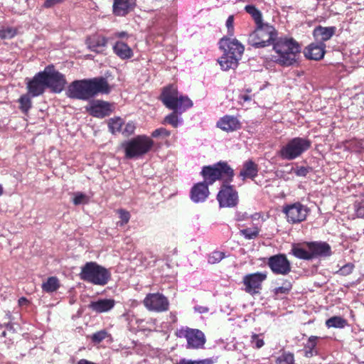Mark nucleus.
Wrapping results in <instances>:
<instances>
[{"instance_id":"0e129e2a","label":"nucleus","mask_w":364,"mask_h":364,"mask_svg":"<svg viewBox=\"0 0 364 364\" xmlns=\"http://www.w3.org/2000/svg\"><path fill=\"white\" fill-rule=\"evenodd\" d=\"M4 189L2 186L0 184V196L3 194Z\"/></svg>"},{"instance_id":"052dcab7","label":"nucleus","mask_w":364,"mask_h":364,"mask_svg":"<svg viewBox=\"0 0 364 364\" xmlns=\"http://www.w3.org/2000/svg\"><path fill=\"white\" fill-rule=\"evenodd\" d=\"M77 364H96L93 362L89 361L86 359H80Z\"/></svg>"},{"instance_id":"f03ea898","label":"nucleus","mask_w":364,"mask_h":364,"mask_svg":"<svg viewBox=\"0 0 364 364\" xmlns=\"http://www.w3.org/2000/svg\"><path fill=\"white\" fill-rule=\"evenodd\" d=\"M273 48L277 54L275 61L282 66H290L296 63L301 52L300 46L292 38H280L274 43Z\"/></svg>"},{"instance_id":"f8f14e48","label":"nucleus","mask_w":364,"mask_h":364,"mask_svg":"<svg viewBox=\"0 0 364 364\" xmlns=\"http://www.w3.org/2000/svg\"><path fill=\"white\" fill-rule=\"evenodd\" d=\"M267 277L266 272H255L245 275L242 280L245 291L251 295L259 294L262 284Z\"/></svg>"},{"instance_id":"dca6fc26","label":"nucleus","mask_w":364,"mask_h":364,"mask_svg":"<svg viewBox=\"0 0 364 364\" xmlns=\"http://www.w3.org/2000/svg\"><path fill=\"white\" fill-rule=\"evenodd\" d=\"M220 48L224 52L231 55L242 58L245 48L236 38L230 37H224L220 41Z\"/></svg>"},{"instance_id":"4468645a","label":"nucleus","mask_w":364,"mask_h":364,"mask_svg":"<svg viewBox=\"0 0 364 364\" xmlns=\"http://www.w3.org/2000/svg\"><path fill=\"white\" fill-rule=\"evenodd\" d=\"M267 265L276 274L287 275L291 272V264L287 256L278 254L268 259Z\"/></svg>"},{"instance_id":"3c124183","label":"nucleus","mask_w":364,"mask_h":364,"mask_svg":"<svg viewBox=\"0 0 364 364\" xmlns=\"http://www.w3.org/2000/svg\"><path fill=\"white\" fill-rule=\"evenodd\" d=\"M318 339V337L311 336L309 338L306 343L304 346L305 348L316 350V346L317 344V340Z\"/></svg>"},{"instance_id":"603ef678","label":"nucleus","mask_w":364,"mask_h":364,"mask_svg":"<svg viewBox=\"0 0 364 364\" xmlns=\"http://www.w3.org/2000/svg\"><path fill=\"white\" fill-rule=\"evenodd\" d=\"M355 210L358 218H364V200L355 204Z\"/></svg>"},{"instance_id":"7c9ffc66","label":"nucleus","mask_w":364,"mask_h":364,"mask_svg":"<svg viewBox=\"0 0 364 364\" xmlns=\"http://www.w3.org/2000/svg\"><path fill=\"white\" fill-rule=\"evenodd\" d=\"M291 252L296 258L305 260L311 259V252L308 249H305L301 244H293Z\"/></svg>"},{"instance_id":"2eb2a0df","label":"nucleus","mask_w":364,"mask_h":364,"mask_svg":"<svg viewBox=\"0 0 364 364\" xmlns=\"http://www.w3.org/2000/svg\"><path fill=\"white\" fill-rule=\"evenodd\" d=\"M284 213L286 214L289 222L297 223L306 220L309 213V208L300 203H295L287 205L284 208Z\"/></svg>"},{"instance_id":"c9c22d12","label":"nucleus","mask_w":364,"mask_h":364,"mask_svg":"<svg viewBox=\"0 0 364 364\" xmlns=\"http://www.w3.org/2000/svg\"><path fill=\"white\" fill-rule=\"evenodd\" d=\"M240 233L247 240H253L259 235V229L257 227L248 228L240 230Z\"/></svg>"},{"instance_id":"423d86ee","label":"nucleus","mask_w":364,"mask_h":364,"mask_svg":"<svg viewBox=\"0 0 364 364\" xmlns=\"http://www.w3.org/2000/svg\"><path fill=\"white\" fill-rule=\"evenodd\" d=\"M276 36L274 28L262 23L257 25L255 30L249 36L248 43L256 48H264L273 43Z\"/></svg>"},{"instance_id":"13d9d810","label":"nucleus","mask_w":364,"mask_h":364,"mask_svg":"<svg viewBox=\"0 0 364 364\" xmlns=\"http://www.w3.org/2000/svg\"><path fill=\"white\" fill-rule=\"evenodd\" d=\"M195 310L200 314H204L208 311V309L205 306H197L195 307Z\"/></svg>"},{"instance_id":"e433bc0d","label":"nucleus","mask_w":364,"mask_h":364,"mask_svg":"<svg viewBox=\"0 0 364 364\" xmlns=\"http://www.w3.org/2000/svg\"><path fill=\"white\" fill-rule=\"evenodd\" d=\"M20 109L23 113H27L32 106V102L29 94L23 95L18 100Z\"/></svg>"},{"instance_id":"4c0bfd02","label":"nucleus","mask_w":364,"mask_h":364,"mask_svg":"<svg viewBox=\"0 0 364 364\" xmlns=\"http://www.w3.org/2000/svg\"><path fill=\"white\" fill-rule=\"evenodd\" d=\"M277 364H294V354L289 352H284L277 358Z\"/></svg>"},{"instance_id":"79ce46f5","label":"nucleus","mask_w":364,"mask_h":364,"mask_svg":"<svg viewBox=\"0 0 364 364\" xmlns=\"http://www.w3.org/2000/svg\"><path fill=\"white\" fill-rule=\"evenodd\" d=\"M109 336L106 330H101L91 336V340L95 343H100Z\"/></svg>"},{"instance_id":"de8ad7c7","label":"nucleus","mask_w":364,"mask_h":364,"mask_svg":"<svg viewBox=\"0 0 364 364\" xmlns=\"http://www.w3.org/2000/svg\"><path fill=\"white\" fill-rule=\"evenodd\" d=\"M250 341L252 345L257 348H262L264 344V340L260 338V336L255 333L252 335Z\"/></svg>"},{"instance_id":"c85d7f7f","label":"nucleus","mask_w":364,"mask_h":364,"mask_svg":"<svg viewBox=\"0 0 364 364\" xmlns=\"http://www.w3.org/2000/svg\"><path fill=\"white\" fill-rule=\"evenodd\" d=\"M240 59L238 57L224 52L223 55L218 59V63L223 70H228L230 69H235Z\"/></svg>"},{"instance_id":"f257e3e1","label":"nucleus","mask_w":364,"mask_h":364,"mask_svg":"<svg viewBox=\"0 0 364 364\" xmlns=\"http://www.w3.org/2000/svg\"><path fill=\"white\" fill-rule=\"evenodd\" d=\"M160 100L167 108L173 110L164 118L163 123L169 124L173 127H177L182 122V119L178 117V114H181L193 106L192 101L186 96L180 95L177 88L173 85L164 88Z\"/></svg>"},{"instance_id":"a18cd8bd","label":"nucleus","mask_w":364,"mask_h":364,"mask_svg":"<svg viewBox=\"0 0 364 364\" xmlns=\"http://www.w3.org/2000/svg\"><path fill=\"white\" fill-rule=\"evenodd\" d=\"M355 266L353 263H347L343 265L340 269L337 272V273L342 276H347L352 273Z\"/></svg>"},{"instance_id":"6e6d98bb","label":"nucleus","mask_w":364,"mask_h":364,"mask_svg":"<svg viewBox=\"0 0 364 364\" xmlns=\"http://www.w3.org/2000/svg\"><path fill=\"white\" fill-rule=\"evenodd\" d=\"M63 1V0H45L43 6L46 8H50L55 4L61 3Z\"/></svg>"},{"instance_id":"c756f323","label":"nucleus","mask_w":364,"mask_h":364,"mask_svg":"<svg viewBox=\"0 0 364 364\" xmlns=\"http://www.w3.org/2000/svg\"><path fill=\"white\" fill-rule=\"evenodd\" d=\"M114 53L121 59H129L133 55L132 50L122 41H117L113 46Z\"/></svg>"},{"instance_id":"5fc2aeb1","label":"nucleus","mask_w":364,"mask_h":364,"mask_svg":"<svg viewBox=\"0 0 364 364\" xmlns=\"http://www.w3.org/2000/svg\"><path fill=\"white\" fill-rule=\"evenodd\" d=\"M135 129V126L133 122H128L124 129L122 131L123 134L126 135H130L134 133Z\"/></svg>"},{"instance_id":"c03bdc74","label":"nucleus","mask_w":364,"mask_h":364,"mask_svg":"<svg viewBox=\"0 0 364 364\" xmlns=\"http://www.w3.org/2000/svg\"><path fill=\"white\" fill-rule=\"evenodd\" d=\"M213 360L211 358H206L199 360H191L185 358L181 359L176 364H213Z\"/></svg>"},{"instance_id":"338daca9","label":"nucleus","mask_w":364,"mask_h":364,"mask_svg":"<svg viewBox=\"0 0 364 364\" xmlns=\"http://www.w3.org/2000/svg\"><path fill=\"white\" fill-rule=\"evenodd\" d=\"M7 328H11V326L10 325H7Z\"/></svg>"},{"instance_id":"ea45409f","label":"nucleus","mask_w":364,"mask_h":364,"mask_svg":"<svg viewBox=\"0 0 364 364\" xmlns=\"http://www.w3.org/2000/svg\"><path fill=\"white\" fill-rule=\"evenodd\" d=\"M224 257V252L220 251H214L208 256V262L210 264H214L220 262Z\"/></svg>"},{"instance_id":"b1692460","label":"nucleus","mask_w":364,"mask_h":364,"mask_svg":"<svg viewBox=\"0 0 364 364\" xmlns=\"http://www.w3.org/2000/svg\"><path fill=\"white\" fill-rule=\"evenodd\" d=\"M217 126L226 132H233L240 128V122L237 117L225 115L218 122Z\"/></svg>"},{"instance_id":"f3484780","label":"nucleus","mask_w":364,"mask_h":364,"mask_svg":"<svg viewBox=\"0 0 364 364\" xmlns=\"http://www.w3.org/2000/svg\"><path fill=\"white\" fill-rule=\"evenodd\" d=\"M46 88V85L42 71L36 74L34 77L27 82L28 92L33 97L42 95Z\"/></svg>"},{"instance_id":"2f4dec72","label":"nucleus","mask_w":364,"mask_h":364,"mask_svg":"<svg viewBox=\"0 0 364 364\" xmlns=\"http://www.w3.org/2000/svg\"><path fill=\"white\" fill-rule=\"evenodd\" d=\"M59 287V280L55 277L48 278L47 281L42 284V289L46 292L55 291Z\"/></svg>"},{"instance_id":"cd10ccee","label":"nucleus","mask_w":364,"mask_h":364,"mask_svg":"<svg viewBox=\"0 0 364 364\" xmlns=\"http://www.w3.org/2000/svg\"><path fill=\"white\" fill-rule=\"evenodd\" d=\"M86 43L90 50L99 53L104 50L107 44V40L105 37L95 36L89 37L86 41Z\"/></svg>"},{"instance_id":"a211bd4d","label":"nucleus","mask_w":364,"mask_h":364,"mask_svg":"<svg viewBox=\"0 0 364 364\" xmlns=\"http://www.w3.org/2000/svg\"><path fill=\"white\" fill-rule=\"evenodd\" d=\"M88 82L90 87V98L99 93L109 94L111 92V87L107 79L103 77L88 79Z\"/></svg>"},{"instance_id":"ddd939ff","label":"nucleus","mask_w":364,"mask_h":364,"mask_svg":"<svg viewBox=\"0 0 364 364\" xmlns=\"http://www.w3.org/2000/svg\"><path fill=\"white\" fill-rule=\"evenodd\" d=\"M217 200L221 208L235 207L238 203V194L232 186L223 185L218 193Z\"/></svg>"},{"instance_id":"bb28decb","label":"nucleus","mask_w":364,"mask_h":364,"mask_svg":"<svg viewBox=\"0 0 364 364\" xmlns=\"http://www.w3.org/2000/svg\"><path fill=\"white\" fill-rule=\"evenodd\" d=\"M336 28L331 27H323L318 26L314 30L313 34L316 40L318 43H323L329 40L335 33Z\"/></svg>"},{"instance_id":"69168bd1","label":"nucleus","mask_w":364,"mask_h":364,"mask_svg":"<svg viewBox=\"0 0 364 364\" xmlns=\"http://www.w3.org/2000/svg\"><path fill=\"white\" fill-rule=\"evenodd\" d=\"M6 331H4L1 333V336L5 337V336H6Z\"/></svg>"},{"instance_id":"a878e982","label":"nucleus","mask_w":364,"mask_h":364,"mask_svg":"<svg viewBox=\"0 0 364 364\" xmlns=\"http://www.w3.org/2000/svg\"><path fill=\"white\" fill-rule=\"evenodd\" d=\"M258 171L257 164L252 160H248L244 162L239 176L242 178V181L246 178L254 179L257 176Z\"/></svg>"},{"instance_id":"5701e85b","label":"nucleus","mask_w":364,"mask_h":364,"mask_svg":"<svg viewBox=\"0 0 364 364\" xmlns=\"http://www.w3.org/2000/svg\"><path fill=\"white\" fill-rule=\"evenodd\" d=\"M325 44L323 43H311L304 51L305 56L311 60H318L323 58L325 54Z\"/></svg>"},{"instance_id":"09e8293b","label":"nucleus","mask_w":364,"mask_h":364,"mask_svg":"<svg viewBox=\"0 0 364 364\" xmlns=\"http://www.w3.org/2000/svg\"><path fill=\"white\" fill-rule=\"evenodd\" d=\"M311 168L309 166H299L296 168H293V172L297 176H306L311 171Z\"/></svg>"},{"instance_id":"37998d69","label":"nucleus","mask_w":364,"mask_h":364,"mask_svg":"<svg viewBox=\"0 0 364 364\" xmlns=\"http://www.w3.org/2000/svg\"><path fill=\"white\" fill-rule=\"evenodd\" d=\"M117 213L119 214L120 221L117 223V225L119 226H123L124 225L127 224L130 219V213L129 212L124 210V209H119L117 210Z\"/></svg>"},{"instance_id":"6e6552de","label":"nucleus","mask_w":364,"mask_h":364,"mask_svg":"<svg viewBox=\"0 0 364 364\" xmlns=\"http://www.w3.org/2000/svg\"><path fill=\"white\" fill-rule=\"evenodd\" d=\"M176 335L178 338L186 339V348L188 349L203 348L206 342L203 332L196 328L183 327L176 331Z\"/></svg>"},{"instance_id":"4be33fe9","label":"nucleus","mask_w":364,"mask_h":364,"mask_svg":"<svg viewBox=\"0 0 364 364\" xmlns=\"http://www.w3.org/2000/svg\"><path fill=\"white\" fill-rule=\"evenodd\" d=\"M208 186L203 182L195 184L191 190V199L194 203H201L209 196Z\"/></svg>"},{"instance_id":"412c9836","label":"nucleus","mask_w":364,"mask_h":364,"mask_svg":"<svg viewBox=\"0 0 364 364\" xmlns=\"http://www.w3.org/2000/svg\"><path fill=\"white\" fill-rule=\"evenodd\" d=\"M136 6V0H114L112 11L115 16H124Z\"/></svg>"},{"instance_id":"4d7b16f0","label":"nucleus","mask_w":364,"mask_h":364,"mask_svg":"<svg viewBox=\"0 0 364 364\" xmlns=\"http://www.w3.org/2000/svg\"><path fill=\"white\" fill-rule=\"evenodd\" d=\"M317 354V351L316 350H312V349H309V348H305V353H304V355L306 357V358H311L313 357L314 355H316Z\"/></svg>"},{"instance_id":"39448f33","label":"nucleus","mask_w":364,"mask_h":364,"mask_svg":"<svg viewBox=\"0 0 364 364\" xmlns=\"http://www.w3.org/2000/svg\"><path fill=\"white\" fill-rule=\"evenodd\" d=\"M154 145L153 140L146 135L137 136L122 144L127 159H137L147 154Z\"/></svg>"},{"instance_id":"9d476101","label":"nucleus","mask_w":364,"mask_h":364,"mask_svg":"<svg viewBox=\"0 0 364 364\" xmlns=\"http://www.w3.org/2000/svg\"><path fill=\"white\" fill-rule=\"evenodd\" d=\"M90 87L88 79L75 80L67 90V96L70 98L87 100L90 99Z\"/></svg>"},{"instance_id":"864d4df0","label":"nucleus","mask_w":364,"mask_h":364,"mask_svg":"<svg viewBox=\"0 0 364 364\" xmlns=\"http://www.w3.org/2000/svg\"><path fill=\"white\" fill-rule=\"evenodd\" d=\"M233 23H234V16L232 15L229 16L226 21L225 24L228 28V33L230 35V36H233V35H234Z\"/></svg>"},{"instance_id":"aec40b11","label":"nucleus","mask_w":364,"mask_h":364,"mask_svg":"<svg viewBox=\"0 0 364 364\" xmlns=\"http://www.w3.org/2000/svg\"><path fill=\"white\" fill-rule=\"evenodd\" d=\"M87 110L93 117L103 118L110 114L111 105L105 101L96 100L92 102Z\"/></svg>"},{"instance_id":"393cba45","label":"nucleus","mask_w":364,"mask_h":364,"mask_svg":"<svg viewBox=\"0 0 364 364\" xmlns=\"http://www.w3.org/2000/svg\"><path fill=\"white\" fill-rule=\"evenodd\" d=\"M115 305V301L112 299H99L92 301L89 308L96 313L107 312L112 309Z\"/></svg>"},{"instance_id":"20e7f679","label":"nucleus","mask_w":364,"mask_h":364,"mask_svg":"<svg viewBox=\"0 0 364 364\" xmlns=\"http://www.w3.org/2000/svg\"><path fill=\"white\" fill-rule=\"evenodd\" d=\"M201 174L204 178L203 183L208 186L220 179L227 183L231 182L234 176V171L226 162H219L213 166H204Z\"/></svg>"},{"instance_id":"58836bf2","label":"nucleus","mask_w":364,"mask_h":364,"mask_svg":"<svg viewBox=\"0 0 364 364\" xmlns=\"http://www.w3.org/2000/svg\"><path fill=\"white\" fill-rule=\"evenodd\" d=\"M73 202L75 205L85 204L89 202V197L82 192H76L74 193Z\"/></svg>"},{"instance_id":"bf43d9fd","label":"nucleus","mask_w":364,"mask_h":364,"mask_svg":"<svg viewBox=\"0 0 364 364\" xmlns=\"http://www.w3.org/2000/svg\"><path fill=\"white\" fill-rule=\"evenodd\" d=\"M28 301L25 297H21L18 299V304L20 306L25 305V304H28Z\"/></svg>"},{"instance_id":"473e14b6","label":"nucleus","mask_w":364,"mask_h":364,"mask_svg":"<svg viewBox=\"0 0 364 364\" xmlns=\"http://www.w3.org/2000/svg\"><path fill=\"white\" fill-rule=\"evenodd\" d=\"M347 325V321L341 316H332L326 321L328 328H343Z\"/></svg>"},{"instance_id":"f704fd0d","label":"nucleus","mask_w":364,"mask_h":364,"mask_svg":"<svg viewBox=\"0 0 364 364\" xmlns=\"http://www.w3.org/2000/svg\"><path fill=\"white\" fill-rule=\"evenodd\" d=\"M124 122L120 117L112 118L109 120L108 127L112 134L122 131V126Z\"/></svg>"},{"instance_id":"680f3d73","label":"nucleus","mask_w":364,"mask_h":364,"mask_svg":"<svg viewBox=\"0 0 364 364\" xmlns=\"http://www.w3.org/2000/svg\"><path fill=\"white\" fill-rule=\"evenodd\" d=\"M116 36L119 38H124L127 36V33L124 31H122L116 33Z\"/></svg>"},{"instance_id":"7ed1b4c3","label":"nucleus","mask_w":364,"mask_h":364,"mask_svg":"<svg viewBox=\"0 0 364 364\" xmlns=\"http://www.w3.org/2000/svg\"><path fill=\"white\" fill-rule=\"evenodd\" d=\"M80 279L95 285L105 286L111 278L110 272L95 262H88L81 267Z\"/></svg>"},{"instance_id":"8fccbe9b","label":"nucleus","mask_w":364,"mask_h":364,"mask_svg":"<svg viewBox=\"0 0 364 364\" xmlns=\"http://www.w3.org/2000/svg\"><path fill=\"white\" fill-rule=\"evenodd\" d=\"M171 134L170 132L168 131L166 129L161 127L159 129H155L152 134L151 136L154 138L159 137V136H164L167 137L169 136Z\"/></svg>"},{"instance_id":"72a5a7b5","label":"nucleus","mask_w":364,"mask_h":364,"mask_svg":"<svg viewBox=\"0 0 364 364\" xmlns=\"http://www.w3.org/2000/svg\"><path fill=\"white\" fill-rule=\"evenodd\" d=\"M245 10L247 13H248L252 18L254 19L256 25H259L260 23H262V14L259 10H258L255 6L253 5H247L245 7Z\"/></svg>"},{"instance_id":"a19ab883","label":"nucleus","mask_w":364,"mask_h":364,"mask_svg":"<svg viewBox=\"0 0 364 364\" xmlns=\"http://www.w3.org/2000/svg\"><path fill=\"white\" fill-rule=\"evenodd\" d=\"M291 289V284L288 282L284 284V285L282 287H277L274 289V293L276 296L280 297L282 295H287L289 294L290 290Z\"/></svg>"},{"instance_id":"0eeeda50","label":"nucleus","mask_w":364,"mask_h":364,"mask_svg":"<svg viewBox=\"0 0 364 364\" xmlns=\"http://www.w3.org/2000/svg\"><path fill=\"white\" fill-rule=\"evenodd\" d=\"M311 146V141L309 139L294 137L281 148L279 154L283 159L291 161L301 156Z\"/></svg>"},{"instance_id":"6ab92c4d","label":"nucleus","mask_w":364,"mask_h":364,"mask_svg":"<svg viewBox=\"0 0 364 364\" xmlns=\"http://www.w3.org/2000/svg\"><path fill=\"white\" fill-rule=\"evenodd\" d=\"M306 246L311 252V259L318 257H328L332 253L331 246L324 242H308Z\"/></svg>"},{"instance_id":"e2e57ef3","label":"nucleus","mask_w":364,"mask_h":364,"mask_svg":"<svg viewBox=\"0 0 364 364\" xmlns=\"http://www.w3.org/2000/svg\"><path fill=\"white\" fill-rule=\"evenodd\" d=\"M243 99H244V100H245V101H247V100H250V98L247 95H244V96H243Z\"/></svg>"},{"instance_id":"49530a36","label":"nucleus","mask_w":364,"mask_h":364,"mask_svg":"<svg viewBox=\"0 0 364 364\" xmlns=\"http://www.w3.org/2000/svg\"><path fill=\"white\" fill-rule=\"evenodd\" d=\"M16 34L15 29L12 28H6L0 29L1 38H11Z\"/></svg>"},{"instance_id":"1a4fd4ad","label":"nucleus","mask_w":364,"mask_h":364,"mask_svg":"<svg viewBox=\"0 0 364 364\" xmlns=\"http://www.w3.org/2000/svg\"><path fill=\"white\" fill-rule=\"evenodd\" d=\"M45 78L46 87L52 92L60 93L64 89L67 82L65 76L54 68L53 65H48L42 71Z\"/></svg>"},{"instance_id":"9b49d317","label":"nucleus","mask_w":364,"mask_h":364,"mask_svg":"<svg viewBox=\"0 0 364 364\" xmlns=\"http://www.w3.org/2000/svg\"><path fill=\"white\" fill-rule=\"evenodd\" d=\"M143 303L149 311L156 312L166 311L169 307L168 299L160 293L148 294Z\"/></svg>"}]
</instances>
